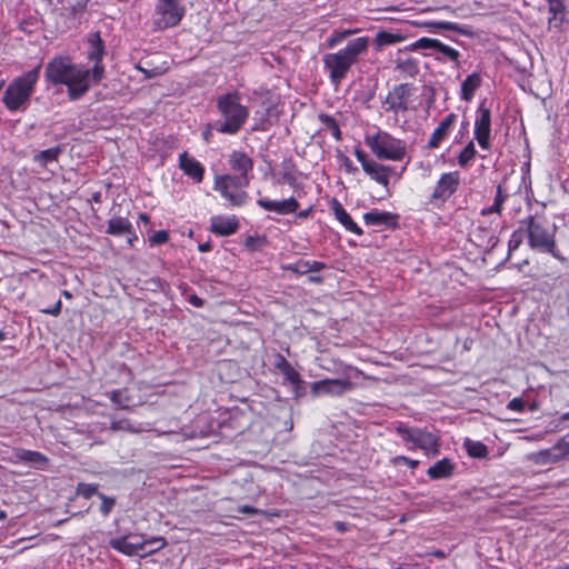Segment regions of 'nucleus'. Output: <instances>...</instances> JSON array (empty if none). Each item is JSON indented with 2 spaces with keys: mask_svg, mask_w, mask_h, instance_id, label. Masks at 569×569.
I'll list each match as a JSON object with an SVG mask.
<instances>
[{
  "mask_svg": "<svg viewBox=\"0 0 569 569\" xmlns=\"http://www.w3.org/2000/svg\"><path fill=\"white\" fill-rule=\"evenodd\" d=\"M546 218L538 214H529L520 221L527 229V243L533 251L541 253H549L560 262H566L567 259L560 253L556 240L557 226L548 228Z\"/></svg>",
  "mask_w": 569,
  "mask_h": 569,
  "instance_id": "nucleus-3",
  "label": "nucleus"
},
{
  "mask_svg": "<svg viewBox=\"0 0 569 569\" xmlns=\"http://www.w3.org/2000/svg\"><path fill=\"white\" fill-rule=\"evenodd\" d=\"M264 243H267V239L264 237H251V252L256 251L257 249L261 248Z\"/></svg>",
  "mask_w": 569,
  "mask_h": 569,
  "instance_id": "nucleus-56",
  "label": "nucleus"
},
{
  "mask_svg": "<svg viewBox=\"0 0 569 569\" xmlns=\"http://www.w3.org/2000/svg\"><path fill=\"white\" fill-rule=\"evenodd\" d=\"M77 493L84 499H90L93 495L100 493L98 491V485L94 483H78Z\"/></svg>",
  "mask_w": 569,
  "mask_h": 569,
  "instance_id": "nucleus-47",
  "label": "nucleus"
},
{
  "mask_svg": "<svg viewBox=\"0 0 569 569\" xmlns=\"http://www.w3.org/2000/svg\"><path fill=\"white\" fill-rule=\"evenodd\" d=\"M525 239H527V229L520 223L509 238L507 258H509L510 254L522 244Z\"/></svg>",
  "mask_w": 569,
  "mask_h": 569,
  "instance_id": "nucleus-37",
  "label": "nucleus"
},
{
  "mask_svg": "<svg viewBox=\"0 0 569 569\" xmlns=\"http://www.w3.org/2000/svg\"><path fill=\"white\" fill-rule=\"evenodd\" d=\"M335 528L337 531L343 533L348 530V523L343 522V521H336L333 523Z\"/></svg>",
  "mask_w": 569,
  "mask_h": 569,
  "instance_id": "nucleus-60",
  "label": "nucleus"
},
{
  "mask_svg": "<svg viewBox=\"0 0 569 569\" xmlns=\"http://www.w3.org/2000/svg\"><path fill=\"white\" fill-rule=\"evenodd\" d=\"M168 239H169L168 231L159 230L150 237L149 241L151 244H162V243H166L168 241Z\"/></svg>",
  "mask_w": 569,
  "mask_h": 569,
  "instance_id": "nucleus-52",
  "label": "nucleus"
},
{
  "mask_svg": "<svg viewBox=\"0 0 569 569\" xmlns=\"http://www.w3.org/2000/svg\"><path fill=\"white\" fill-rule=\"evenodd\" d=\"M481 82L480 73L473 72L469 74L461 83L460 99L467 102L471 101Z\"/></svg>",
  "mask_w": 569,
  "mask_h": 569,
  "instance_id": "nucleus-27",
  "label": "nucleus"
},
{
  "mask_svg": "<svg viewBox=\"0 0 569 569\" xmlns=\"http://www.w3.org/2000/svg\"><path fill=\"white\" fill-rule=\"evenodd\" d=\"M412 84L400 83L389 91L386 99L382 101V107L386 112L398 114L406 112L409 109V98L412 94Z\"/></svg>",
  "mask_w": 569,
  "mask_h": 569,
  "instance_id": "nucleus-14",
  "label": "nucleus"
},
{
  "mask_svg": "<svg viewBox=\"0 0 569 569\" xmlns=\"http://www.w3.org/2000/svg\"><path fill=\"white\" fill-rule=\"evenodd\" d=\"M110 429L112 431H128V432H139L140 429L139 428H134L130 420L129 419H118V420H112L111 421V425H110Z\"/></svg>",
  "mask_w": 569,
  "mask_h": 569,
  "instance_id": "nucleus-45",
  "label": "nucleus"
},
{
  "mask_svg": "<svg viewBox=\"0 0 569 569\" xmlns=\"http://www.w3.org/2000/svg\"><path fill=\"white\" fill-rule=\"evenodd\" d=\"M396 69L408 77H416L419 73L418 62L412 59H398L396 61Z\"/></svg>",
  "mask_w": 569,
  "mask_h": 569,
  "instance_id": "nucleus-39",
  "label": "nucleus"
},
{
  "mask_svg": "<svg viewBox=\"0 0 569 569\" xmlns=\"http://www.w3.org/2000/svg\"><path fill=\"white\" fill-rule=\"evenodd\" d=\"M331 209L336 219L343 226L347 231L357 236L363 234V230L352 220L351 216L337 199L332 200Z\"/></svg>",
  "mask_w": 569,
  "mask_h": 569,
  "instance_id": "nucleus-23",
  "label": "nucleus"
},
{
  "mask_svg": "<svg viewBox=\"0 0 569 569\" xmlns=\"http://www.w3.org/2000/svg\"><path fill=\"white\" fill-rule=\"evenodd\" d=\"M436 52L440 53L442 57H436L437 60H442V58L455 62L456 67L460 66V52L450 46L442 43L440 40L438 42Z\"/></svg>",
  "mask_w": 569,
  "mask_h": 569,
  "instance_id": "nucleus-36",
  "label": "nucleus"
},
{
  "mask_svg": "<svg viewBox=\"0 0 569 569\" xmlns=\"http://www.w3.org/2000/svg\"><path fill=\"white\" fill-rule=\"evenodd\" d=\"M188 302L193 307L201 308L203 307L204 301L198 297L197 295H191L188 297Z\"/></svg>",
  "mask_w": 569,
  "mask_h": 569,
  "instance_id": "nucleus-58",
  "label": "nucleus"
},
{
  "mask_svg": "<svg viewBox=\"0 0 569 569\" xmlns=\"http://www.w3.org/2000/svg\"><path fill=\"white\" fill-rule=\"evenodd\" d=\"M12 456L14 462H26L40 469H44L49 463L48 457L43 453L23 448L14 449Z\"/></svg>",
  "mask_w": 569,
  "mask_h": 569,
  "instance_id": "nucleus-21",
  "label": "nucleus"
},
{
  "mask_svg": "<svg viewBox=\"0 0 569 569\" xmlns=\"http://www.w3.org/2000/svg\"><path fill=\"white\" fill-rule=\"evenodd\" d=\"M355 389V383L348 379H322L311 383V395L342 396Z\"/></svg>",
  "mask_w": 569,
  "mask_h": 569,
  "instance_id": "nucleus-16",
  "label": "nucleus"
},
{
  "mask_svg": "<svg viewBox=\"0 0 569 569\" xmlns=\"http://www.w3.org/2000/svg\"><path fill=\"white\" fill-rule=\"evenodd\" d=\"M400 216L389 211L372 209L363 214V221L367 226L380 227L383 229L396 230L399 228Z\"/></svg>",
  "mask_w": 569,
  "mask_h": 569,
  "instance_id": "nucleus-18",
  "label": "nucleus"
},
{
  "mask_svg": "<svg viewBox=\"0 0 569 569\" xmlns=\"http://www.w3.org/2000/svg\"><path fill=\"white\" fill-rule=\"evenodd\" d=\"M60 148L56 147V148H49V149H46V150H42L37 157V161L41 164V166H47L48 163L50 162H53V161H57L58 159V156L60 153Z\"/></svg>",
  "mask_w": 569,
  "mask_h": 569,
  "instance_id": "nucleus-44",
  "label": "nucleus"
},
{
  "mask_svg": "<svg viewBox=\"0 0 569 569\" xmlns=\"http://www.w3.org/2000/svg\"><path fill=\"white\" fill-rule=\"evenodd\" d=\"M456 469V463L449 458H442L435 465L429 467L427 475L432 480L448 479L450 478Z\"/></svg>",
  "mask_w": 569,
  "mask_h": 569,
  "instance_id": "nucleus-25",
  "label": "nucleus"
},
{
  "mask_svg": "<svg viewBox=\"0 0 569 569\" xmlns=\"http://www.w3.org/2000/svg\"><path fill=\"white\" fill-rule=\"evenodd\" d=\"M403 37L399 33H391L388 31H379L375 38V44L377 50H381L386 46L401 42Z\"/></svg>",
  "mask_w": 569,
  "mask_h": 569,
  "instance_id": "nucleus-34",
  "label": "nucleus"
},
{
  "mask_svg": "<svg viewBox=\"0 0 569 569\" xmlns=\"http://www.w3.org/2000/svg\"><path fill=\"white\" fill-rule=\"evenodd\" d=\"M507 408L512 411L522 412L525 409V401L521 398H513L508 402Z\"/></svg>",
  "mask_w": 569,
  "mask_h": 569,
  "instance_id": "nucleus-53",
  "label": "nucleus"
},
{
  "mask_svg": "<svg viewBox=\"0 0 569 569\" xmlns=\"http://www.w3.org/2000/svg\"><path fill=\"white\" fill-rule=\"evenodd\" d=\"M308 281L310 283L320 284L323 282V278L321 276H309Z\"/></svg>",
  "mask_w": 569,
  "mask_h": 569,
  "instance_id": "nucleus-61",
  "label": "nucleus"
},
{
  "mask_svg": "<svg viewBox=\"0 0 569 569\" xmlns=\"http://www.w3.org/2000/svg\"><path fill=\"white\" fill-rule=\"evenodd\" d=\"M477 154V150L475 147V143L472 141H469L467 146L460 151L458 154V164L461 168H467L470 162L475 159Z\"/></svg>",
  "mask_w": 569,
  "mask_h": 569,
  "instance_id": "nucleus-40",
  "label": "nucleus"
},
{
  "mask_svg": "<svg viewBox=\"0 0 569 569\" xmlns=\"http://www.w3.org/2000/svg\"><path fill=\"white\" fill-rule=\"evenodd\" d=\"M273 366L284 377V380L290 385H299L300 383V373L291 366V363L281 355L277 353L274 356Z\"/></svg>",
  "mask_w": 569,
  "mask_h": 569,
  "instance_id": "nucleus-26",
  "label": "nucleus"
},
{
  "mask_svg": "<svg viewBox=\"0 0 569 569\" xmlns=\"http://www.w3.org/2000/svg\"><path fill=\"white\" fill-rule=\"evenodd\" d=\"M369 44V37H358L349 40L347 46L337 52L323 56V67L329 72V80L332 86L337 88L341 84L360 57L367 53Z\"/></svg>",
  "mask_w": 569,
  "mask_h": 569,
  "instance_id": "nucleus-2",
  "label": "nucleus"
},
{
  "mask_svg": "<svg viewBox=\"0 0 569 569\" xmlns=\"http://www.w3.org/2000/svg\"><path fill=\"white\" fill-rule=\"evenodd\" d=\"M438 42H439L438 39L422 37V38L418 39L417 41L412 42L411 44H409L408 49L412 50V51H418L421 49H430V50L436 51Z\"/></svg>",
  "mask_w": 569,
  "mask_h": 569,
  "instance_id": "nucleus-42",
  "label": "nucleus"
},
{
  "mask_svg": "<svg viewBox=\"0 0 569 569\" xmlns=\"http://www.w3.org/2000/svg\"><path fill=\"white\" fill-rule=\"evenodd\" d=\"M109 398L118 408H129V397L122 390H113L109 393Z\"/></svg>",
  "mask_w": 569,
  "mask_h": 569,
  "instance_id": "nucleus-46",
  "label": "nucleus"
},
{
  "mask_svg": "<svg viewBox=\"0 0 569 569\" xmlns=\"http://www.w3.org/2000/svg\"><path fill=\"white\" fill-rule=\"evenodd\" d=\"M507 199L508 194L505 192L502 187L500 184L497 186L493 203L488 208H483L480 212L481 216H489L492 213L501 214L503 203Z\"/></svg>",
  "mask_w": 569,
  "mask_h": 569,
  "instance_id": "nucleus-31",
  "label": "nucleus"
},
{
  "mask_svg": "<svg viewBox=\"0 0 569 569\" xmlns=\"http://www.w3.org/2000/svg\"><path fill=\"white\" fill-rule=\"evenodd\" d=\"M391 463L393 466H399V465L403 463V465H407L408 467H410L411 469H416L419 465V461L408 458L406 456H397L391 459Z\"/></svg>",
  "mask_w": 569,
  "mask_h": 569,
  "instance_id": "nucleus-51",
  "label": "nucleus"
},
{
  "mask_svg": "<svg viewBox=\"0 0 569 569\" xmlns=\"http://www.w3.org/2000/svg\"><path fill=\"white\" fill-rule=\"evenodd\" d=\"M357 32L358 29H336L327 39V47L332 49Z\"/></svg>",
  "mask_w": 569,
  "mask_h": 569,
  "instance_id": "nucleus-38",
  "label": "nucleus"
},
{
  "mask_svg": "<svg viewBox=\"0 0 569 569\" xmlns=\"http://www.w3.org/2000/svg\"><path fill=\"white\" fill-rule=\"evenodd\" d=\"M87 60L92 67L74 63L69 56H56L46 66L44 79L48 83L66 86L71 101L80 100L89 90L99 84L106 74L102 62L106 56L104 43L99 32L89 33Z\"/></svg>",
  "mask_w": 569,
  "mask_h": 569,
  "instance_id": "nucleus-1",
  "label": "nucleus"
},
{
  "mask_svg": "<svg viewBox=\"0 0 569 569\" xmlns=\"http://www.w3.org/2000/svg\"><path fill=\"white\" fill-rule=\"evenodd\" d=\"M291 386H292V391H293V395L296 398H300V397L305 396V393H306L305 381L301 378H300L299 385H291Z\"/></svg>",
  "mask_w": 569,
  "mask_h": 569,
  "instance_id": "nucleus-55",
  "label": "nucleus"
},
{
  "mask_svg": "<svg viewBox=\"0 0 569 569\" xmlns=\"http://www.w3.org/2000/svg\"><path fill=\"white\" fill-rule=\"evenodd\" d=\"M251 110L254 111L251 130H266L278 118L276 97L270 92L266 94L254 93L251 97Z\"/></svg>",
  "mask_w": 569,
  "mask_h": 569,
  "instance_id": "nucleus-9",
  "label": "nucleus"
},
{
  "mask_svg": "<svg viewBox=\"0 0 569 569\" xmlns=\"http://www.w3.org/2000/svg\"><path fill=\"white\" fill-rule=\"evenodd\" d=\"M247 183V177H237L236 174L217 176L214 189L232 206H241L247 199V192L243 189Z\"/></svg>",
  "mask_w": 569,
  "mask_h": 569,
  "instance_id": "nucleus-10",
  "label": "nucleus"
},
{
  "mask_svg": "<svg viewBox=\"0 0 569 569\" xmlns=\"http://www.w3.org/2000/svg\"><path fill=\"white\" fill-rule=\"evenodd\" d=\"M459 186L460 173L458 171L442 173L429 198V203L437 208H441L445 202L456 193Z\"/></svg>",
  "mask_w": 569,
  "mask_h": 569,
  "instance_id": "nucleus-12",
  "label": "nucleus"
},
{
  "mask_svg": "<svg viewBox=\"0 0 569 569\" xmlns=\"http://www.w3.org/2000/svg\"><path fill=\"white\" fill-rule=\"evenodd\" d=\"M230 168L238 172L237 177H247L248 168H249V158L243 152L234 151L230 156L229 160Z\"/></svg>",
  "mask_w": 569,
  "mask_h": 569,
  "instance_id": "nucleus-29",
  "label": "nucleus"
},
{
  "mask_svg": "<svg viewBox=\"0 0 569 569\" xmlns=\"http://www.w3.org/2000/svg\"><path fill=\"white\" fill-rule=\"evenodd\" d=\"M179 167L184 174L192 178L196 182H201L203 179L204 168L193 157H190L188 152H182L179 156Z\"/></svg>",
  "mask_w": 569,
  "mask_h": 569,
  "instance_id": "nucleus-20",
  "label": "nucleus"
},
{
  "mask_svg": "<svg viewBox=\"0 0 569 569\" xmlns=\"http://www.w3.org/2000/svg\"><path fill=\"white\" fill-rule=\"evenodd\" d=\"M531 460L537 465L556 463L561 460V453L557 455L556 450L551 447L532 453Z\"/></svg>",
  "mask_w": 569,
  "mask_h": 569,
  "instance_id": "nucleus-33",
  "label": "nucleus"
},
{
  "mask_svg": "<svg viewBox=\"0 0 569 569\" xmlns=\"http://www.w3.org/2000/svg\"><path fill=\"white\" fill-rule=\"evenodd\" d=\"M137 69L144 74L146 79H152L167 70L166 67L144 68L140 64L137 66Z\"/></svg>",
  "mask_w": 569,
  "mask_h": 569,
  "instance_id": "nucleus-49",
  "label": "nucleus"
},
{
  "mask_svg": "<svg viewBox=\"0 0 569 569\" xmlns=\"http://www.w3.org/2000/svg\"><path fill=\"white\" fill-rule=\"evenodd\" d=\"M552 448L557 455L561 453V460L569 456V440L566 437L561 438Z\"/></svg>",
  "mask_w": 569,
  "mask_h": 569,
  "instance_id": "nucleus-50",
  "label": "nucleus"
},
{
  "mask_svg": "<svg viewBox=\"0 0 569 569\" xmlns=\"http://www.w3.org/2000/svg\"><path fill=\"white\" fill-rule=\"evenodd\" d=\"M308 268H309V273L310 272H319L321 270H325L327 268V264L325 262L317 261V260H308Z\"/></svg>",
  "mask_w": 569,
  "mask_h": 569,
  "instance_id": "nucleus-54",
  "label": "nucleus"
},
{
  "mask_svg": "<svg viewBox=\"0 0 569 569\" xmlns=\"http://www.w3.org/2000/svg\"><path fill=\"white\" fill-rule=\"evenodd\" d=\"M139 220L142 221L143 223H149L150 222V218L147 213H140L139 214Z\"/></svg>",
  "mask_w": 569,
  "mask_h": 569,
  "instance_id": "nucleus-64",
  "label": "nucleus"
},
{
  "mask_svg": "<svg viewBox=\"0 0 569 569\" xmlns=\"http://www.w3.org/2000/svg\"><path fill=\"white\" fill-rule=\"evenodd\" d=\"M258 196L257 204L259 207L266 211L274 212L280 216L295 213L299 208V202L293 197L283 200H271L267 197H262L260 192H258Z\"/></svg>",
  "mask_w": 569,
  "mask_h": 569,
  "instance_id": "nucleus-17",
  "label": "nucleus"
},
{
  "mask_svg": "<svg viewBox=\"0 0 569 569\" xmlns=\"http://www.w3.org/2000/svg\"><path fill=\"white\" fill-rule=\"evenodd\" d=\"M101 499L100 512L103 517H108L116 506V498L106 496L104 493H98Z\"/></svg>",
  "mask_w": 569,
  "mask_h": 569,
  "instance_id": "nucleus-48",
  "label": "nucleus"
},
{
  "mask_svg": "<svg viewBox=\"0 0 569 569\" xmlns=\"http://www.w3.org/2000/svg\"><path fill=\"white\" fill-rule=\"evenodd\" d=\"M311 210H312V208L309 207L306 210L299 211L297 216H298V218L305 219L310 214Z\"/></svg>",
  "mask_w": 569,
  "mask_h": 569,
  "instance_id": "nucleus-62",
  "label": "nucleus"
},
{
  "mask_svg": "<svg viewBox=\"0 0 569 569\" xmlns=\"http://www.w3.org/2000/svg\"><path fill=\"white\" fill-rule=\"evenodd\" d=\"M395 432L406 442L411 443L408 449H421L426 453L437 455L440 448L439 437L427 428L408 427L399 422L395 427Z\"/></svg>",
  "mask_w": 569,
  "mask_h": 569,
  "instance_id": "nucleus-8",
  "label": "nucleus"
},
{
  "mask_svg": "<svg viewBox=\"0 0 569 569\" xmlns=\"http://www.w3.org/2000/svg\"><path fill=\"white\" fill-rule=\"evenodd\" d=\"M210 249H211V246L208 242L199 244V251H201V252H207Z\"/></svg>",
  "mask_w": 569,
  "mask_h": 569,
  "instance_id": "nucleus-63",
  "label": "nucleus"
},
{
  "mask_svg": "<svg viewBox=\"0 0 569 569\" xmlns=\"http://www.w3.org/2000/svg\"><path fill=\"white\" fill-rule=\"evenodd\" d=\"M238 226L234 216H214L210 219V230L218 236H230L237 231Z\"/></svg>",
  "mask_w": 569,
  "mask_h": 569,
  "instance_id": "nucleus-22",
  "label": "nucleus"
},
{
  "mask_svg": "<svg viewBox=\"0 0 569 569\" xmlns=\"http://www.w3.org/2000/svg\"><path fill=\"white\" fill-rule=\"evenodd\" d=\"M491 111L480 103L475 120L473 134L480 148L490 149Z\"/></svg>",
  "mask_w": 569,
  "mask_h": 569,
  "instance_id": "nucleus-15",
  "label": "nucleus"
},
{
  "mask_svg": "<svg viewBox=\"0 0 569 569\" xmlns=\"http://www.w3.org/2000/svg\"><path fill=\"white\" fill-rule=\"evenodd\" d=\"M429 26L436 29L455 31L466 37H473L472 28L467 24H459L450 21H435L431 22Z\"/></svg>",
  "mask_w": 569,
  "mask_h": 569,
  "instance_id": "nucleus-30",
  "label": "nucleus"
},
{
  "mask_svg": "<svg viewBox=\"0 0 569 569\" xmlns=\"http://www.w3.org/2000/svg\"><path fill=\"white\" fill-rule=\"evenodd\" d=\"M283 271H291L298 276H305L309 273L308 260L299 259L296 262L282 264Z\"/></svg>",
  "mask_w": 569,
  "mask_h": 569,
  "instance_id": "nucleus-43",
  "label": "nucleus"
},
{
  "mask_svg": "<svg viewBox=\"0 0 569 569\" xmlns=\"http://www.w3.org/2000/svg\"><path fill=\"white\" fill-rule=\"evenodd\" d=\"M318 119L322 123L323 128L329 130L337 141L342 139V132L340 130L339 123L332 116L327 113H319Z\"/></svg>",
  "mask_w": 569,
  "mask_h": 569,
  "instance_id": "nucleus-35",
  "label": "nucleus"
},
{
  "mask_svg": "<svg viewBox=\"0 0 569 569\" xmlns=\"http://www.w3.org/2000/svg\"><path fill=\"white\" fill-rule=\"evenodd\" d=\"M106 232L111 236H122L124 233L132 236L128 239L131 246L133 240L137 239L136 234L132 232V223L123 217H112L108 221V228Z\"/></svg>",
  "mask_w": 569,
  "mask_h": 569,
  "instance_id": "nucleus-24",
  "label": "nucleus"
},
{
  "mask_svg": "<svg viewBox=\"0 0 569 569\" xmlns=\"http://www.w3.org/2000/svg\"><path fill=\"white\" fill-rule=\"evenodd\" d=\"M41 64L13 78L2 96V103L10 112L26 111L40 78Z\"/></svg>",
  "mask_w": 569,
  "mask_h": 569,
  "instance_id": "nucleus-4",
  "label": "nucleus"
},
{
  "mask_svg": "<svg viewBox=\"0 0 569 569\" xmlns=\"http://www.w3.org/2000/svg\"><path fill=\"white\" fill-rule=\"evenodd\" d=\"M548 2V10L551 17L549 18L548 22L551 24L553 22V26L556 28H560L565 21V3L562 0H547Z\"/></svg>",
  "mask_w": 569,
  "mask_h": 569,
  "instance_id": "nucleus-28",
  "label": "nucleus"
},
{
  "mask_svg": "<svg viewBox=\"0 0 569 569\" xmlns=\"http://www.w3.org/2000/svg\"><path fill=\"white\" fill-rule=\"evenodd\" d=\"M47 315L58 316L61 311V301L58 300L51 308L42 310Z\"/></svg>",
  "mask_w": 569,
  "mask_h": 569,
  "instance_id": "nucleus-57",
  "label": "nucleus"
},
{
  "mask_svg": "<svg viewBox=\"0 0 569 569\" xmlns=\"http://www.w3.org/2000/svg\"><path fill=\"white\" fill-rule=\"evenodd\" d=\"M218 107L223 119L214 121L210 129L222 133H236L247 118L246 108L240 106L238 98L233 94L221 97Z\"/></svg>",
  "mask_w": 569,
  "mask_h": 569,
  "instance_id": "nucleus-5",
  "label": "nucleus"
},
{
  "mask_svg": "<svg viewBox=\"0 0 569 569\" xmlns=\"http://www.w3.org/2000/svg\"><path fill=\"white\" fill-rule=\"evenodd\" d=\"M137 533H129L110 539V547L126 556L132 557L139 555L141 558L151 556L167 546V541L162 537H152L142 540L141 543H133L130 539H136Z\"/></svg>",
  "mask_w": 569,
  "mask_h": 569,
  "instance_id": "nucleus-7",
  "label": "nucleus"
},
{
  "mask_svg": "<svg viewBox=\"0 0 569 569\" xmlns=\"http://www.w3.org/2000/svg\"><path fill=\"white\" fill-rule=\"evenodd\" d=\"M456 120L457 116L455 113H449L441 120L439 126L431 133V137L428 141L427 146L429 149L439 148L441 142L449 137Z\"/></svg>",
  "mask_w": 569,
  "mask_h": 569,
  "instance_id": "nucleus-19",
  "label": "nucleus"
},
{
  "mask_svg": "<svg viewBox=\"0 0 569 569\" xmlns=\"http://www.w3.org/2000/svg\"><path fill=\"white\" fill-rule=\"evenodd\" d=\"M283 172L281 173V177L276 180V183H288L290 186H295L297 178L293 174L295 164L291 160H284L282 162Z\"/></svg>",
  "mask_w": 569,
  "mask_h": 569,
  "instance_id": "nucleus-41",
  "label": "nucleus"
},
{
  "mask_svg": "<svg viewBox=\"0 0 569 569\" xmlns=\"http://www.w3.org/2000/svg\"><path fill=\"white\" fill-rule=\"evenodd\" d=\"M184 12L186 9L179 0H158L154 9V26L159 30L176 27Z\"/></svg>",
  "mask_w": 569,
  "mask_h": 569,
  "instance_id": "nucleus-11",
  "label": "nucleus"
},
{
  "mask_svg": "<svg viewBox=\"0 0 569 569\" xmlns=\"http://www.w3.org/2000/svg\"><path fill=\"white\" fill-rule=\"evenodd\" d=\"M357 160L361 163V167L366 174H368L377 183L388 187L389 179L393 173V168L390 166L381 164L368 157V154L360 148H356L353 152Z\"/></svg>",
  "mask_w": 569,
  "mask_h": 569,
  "instance_id": "nucleus-13",
  "label": "nucleus"
},
{
  "mask_svg": "<svg viewBox=\"0 0 569 569\" xmlns=\"http://www.w3.org/2000/svg\"><path fill=\"white\" fill-rule=\"evenodd\" d=\"M343 166L346 171L349 173H355L358 171V168L353 166L352 161L348 157H345Z\"/></svg>",
  "mask_w": 569,
  "mask_h": 569,
  "instance_id": "nucleus-59",
  "label": "nucleus"
},
{
  "mask_svg": "<svg viewBox=\"0 0 569 569\" xmlns=\"http://www.w3.org/2000/svg\"><path fill=\"white\" fill-rule=\"evenodd\" d=\"M463 447L471 458L485 459L489 455L488 447L481 441L467 438L463 442Z\"/></svg>",
  "mask_w": 569,
  "mask_h": 569,
  "instance_id": "nucleus-32",
  "label": "nucleus"
},
{
  "mask_svg": "<svg viewBox=\"0 0 569 569\" xmlns=\"http://www.w3.org/2000/svg\"><path fill=\"white\" fill-rule=\"evenodd\" d=\"M366 144L378 159L400 161L406 156V142L387 131L379 130L376 134L367 136Z\"/></svg>",
  "mask_w": 569,
  "mask_h": 569,
  "instance_id": "nucleus-6",
  "label": "nucleus"
}]
</instances>
